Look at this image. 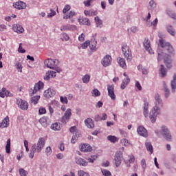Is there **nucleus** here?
<instances>
[{"mask_svg": "<svg viewBox=\"0 0 176 176\" xmlns=\"http://www.w3.org/2000/svg\"><path fill=\"white\" fill-rule=\"evenodd\" d=\"M155 106L150 112V120L152 123H155V122H156V118H157V115L160 113V108H162V107H163V101L160 98V95H159V94H155Z\"/></svg>", "mask_w": 176, "mask_h": 176, "instance_id": "f257e3e1", "label": "nucleus"}, {"mask_svg": "<svg viewBox=\"0 0 176 176\" xmlns=\"http://www.w3.org/2000/svg\"><path fill=\"white\" fill-rule=\"evenodd\" d=\"M45 144H46L45 138H40L37 142V144L32 146L30 153H29V157L30 159H34L35 152L37 153H41L43 148H45Z\"/></svg>", "mask_w": 176, "mask_h": 176, "instance_id": "f03ea898", "label": "nucleus"}, {"mask_svg": "<svg viewBox=\"0 0 176 176\" xmlns=\"http://www.w3.org/2000/svg\"><path fill=\"white\" fill-rule=\"evenodd\" d=\"M159 42L161 47H163L164 50H167L168 54H175L174 52V48L173 47L171 44H170V43H166V41L163 38L160 39Z\"/></svg>", "mask_w": 176, "mask_h": 176, "instance_id": "7ed1b4c3", "label": "nucleus"}, {"mask_svg": "<svg viewBox=\"0 0 176 176\" xmlns=\"http://www.w3.org/2000/svg\"><path fill=\"white\" fill-rule=\"evenodd\" d=\"M122 51L124 54V57L126 58L127 61H131V60H133V55L131 54V51L130 50V47L127 46L126 44H124L122 46Z\"/></svg>", "mask_w": 176, "mask_h": 176, "instance_id": "20e7f679", "label": "nucleus"}, {"mask_svg": "<svg viewBox=\"0 0 176 176\" xmlns=\"http://www.w3.org/2000/svg\"><path fill=\"white\" fill-rule=\"evenodd\" d=\"M45 65L47 67V68H50L51 69H54L58 67L60 62L57 59H46L44 62Z\"/></svg>", "mask_w": 176, "mask_h": 176, "instance_id": "39448f33", "label": "nucleus"}, {"mask_svg": "<svg viewBox=\"0 0 176 176\" xmlns=\"http://www.w3.org/2000/svg\"><path fill=\"white\" fill-rule=\"evenodd\" d=\"M161 134L163 135L164 138L166 140V141H171V133H170V131L166 126H162V130H161Z\"/></svg>", "mask_w": 176, "mask_h": 176, "instance_id": "423d86ee", "label": "nucleus"}, {"mask_svg": "<svg viewBox=\"0 0 176 176\" xmlns=\"http://www.w3.org/2000/svg\"><path fill=\"white\" fill-rule=\"evenodd\" d=\"M72 116V113L71 112V109H67L65 112L63 116L62 117L61 122L63 124H67L68 122H69V119H71V116Z\"/></svg>", "mask_w": 176, "mask_h": 176, "instance_id": "0eeeda50", "label": "nucleus"}, {"mask_svg": "<svg viewBox=\"0 0 176 176\" xmlns=\"http://www.w3.org/2000/svg\"><path fill=\"white\" fill-rule=\"evenodd\" d=\"M43 89V82L39 81L37 84H35L34 89H31L30 90L31 96H34V94H36L38 90Z\"/></svg>", "mask_w": 176, "mask_h": 176, "instance_id": "6e6552de", "label": "nucleus"}, {"mask_svg": "<svg viewBox=\"0 0 176 176\" xmlns=\"http://www.w3.org/2000/svg\"><path fill=\"white\" fill-rule=\"evenodd\" d=\"M16 104L19 108H21L23 111H27L28 109V102L25 100H23L22 99H18L16 100Z\"/></svg>", "mask_w": 176, "mask_h": 176, "instance_id": "1a4fd4ad", "label": "nucleus"}, {"mask_svg": "<svg viewBox=\"0 0 176 176\" xmlns=\"http://www.w3.org/2000/svg\"><path fill=\"white\" fill-rule=\"evenodd\" d=\"M103 67H109L112 64V57L109 55H106L101 61Z\"/></svg>", "mask_w": 176, "mask_h": 176, "instance_id": "9d476101", "label": "nucleus"}, {"mask_svg": "<svg viewBox=\"0 0 176 176\" xmlns=\"http://www.w3.org/2000/svg\"><path fill=\"white\" fill-rule=\"evenodd\" d=\"M108 96L111 98V100H116V96L115 95V87L113 85L107 86Z\"/></svg>", "mask_w": 176, "mask_h": 176, "instance_id": "9b49d317", "label": "nucleus"}, {"mask_svg": "<svg viewBox=\"0 0 176 176\" xmlns=\"http://www.w3.org/2000/svg\"><path fill=\"white\" fill-rule=\"evenodd\" d=\"M13 6L15 8V9L21 10V9H25V8H27V3L22 1H18L17 2L13 3Z\"/></svg>", "mask_w": 176, "mask_h": 176, "instance_id": "f8f14e48", "label": "nucleus"}, {"mask_svg": "<svg viewBox=\"0 0 176 176\" xmlns=\"http://www.w3.org/2000/svg\"><path fill=\"white\" fill-rule=\"evenodd\" d=\"M166 56H164V63L167 67V68H171L173 67V59H171V56L165 52Z\"/></svg>", "mask_w": 176, "mask_h": 176, "instance_id": "ddd939ff", "label": "nucleus"}, {"mask_svg": "<svg viewBox=\"0 0 176 176\" xmlns=\"http://www.w3.org/2000/svg\"><path fill=\"white\" fill-rule=\"evenodd\" d=\"M55 95L56 91L50 88L45 90L44 92V97H45V98H52V97H54Z\"/></svg>", "mask_w": 176, "mask_h": 176, "instance_id": "4468645a", "label": "nucleus"}, {"mask_svg": "<svg viewBox=\"0 0 176 176\" xmlns=\"http://www.w3.org/2000/svg\"><path fill=\"white\" fill-rule=\"evenodd\" d=\"M113 164L116 167H119L122 164V157L120 153H116L114 156Z\"/></svg>", "mask_w": 176, "mask_h": 176, "instance_id": "2eb2a0df", "label": "nucleus"}, {"mask_svg": "<svg viewBox=\"0 0 176 176\" xmlns=\"http://www.w3.org/2000/svg\"><path fill=\"white\" fill-rule=\"evenodd\" d=\"M137 132L138 133L139 135H142V137H148V131L144 126H139L137 129Z\"/></svg>", "mask_w": 176, "mask_h": 176, "instance_id": "dca6fc26", "label": "nucleus"}, {"mask_svg": "<svg viewBox=\"0 0 176 176\" xmlns=\"http://www.w3.org/2000/svg\"><path fill=\"white\" fill-rule=\"evenodd\" d=\"M12 30L14 31V32H16L17 34H23L24 32V28L23 26L19 24H14L12 26Z\"/></svg>", "mask_w": 176, "mask_h": 176, "instance_id": "f3484780", "label": "nucleus"}, {"mask_svg": "<svg viewBox=\"0 0 176 176\" xmlns=\"http://www.w3.org/2000/svg\"><path fill=\"white\" fill-rule=\"evenodd\" d=\"M144 46L146 50L150 53V54H152V49L151 48V41H149V39L148 38H146L144 41Z\"/></svg>", "mask_w": 176, "mask_h": 176, "instance_id": "a211bd4d", "label": "nucleus"}, {"mask_svg": "<svg viewBox=\"0 0 176 176\" xmlns=\"http://www.w3.org/2000/svg\"><path fill=\"white\" fill-rule=\"evenodd\" d=\"M0 97L5 98V97H12V93L6 89V88H2L0 91Z\"/></svg>", "mask_w": 176, "mask_h": 176, "instance_id": "6ab92c4d", "label": "nucleus"}, {"mask_svg": "<svg viewBox=\"0 0 176 176\" xmlns=\"http://www.w3.org/2000/svg\"><path fill=\"white\" fill-rule=\"evenodd\" d=\"M56 72L52 70L48 71L44 77V80H49V79H52V78H56Z\"/></svg>", "mask_w": 176, "mask_h": 176, "instance_id": "aec40b11", "label": "nucleus"}, {"mask_svg": "<svg viewBox=\"0 0 176 176\" xmlns=\"http://www.w3.org/2000/svg\"><path fill=\"white\" fill-rule=\"evenodd\" d=\"M80 151L81 152H91V151H93V148L90 146V144H84L81 145Z\"/></svg>", "mask_w": 176, "mask_h": 176, "instance_id": "412c9836", "label": "nucleus"}, {"mask_svg": "<svg viewBox=\"0 0 176 176\" xmlns=\"http://www.w3.org/2000/svg\"><path fill=\"white\" fill-rule=\"evenodd\" d=\"M85 126L88 127V129H94V121L93 119L89 118L85 120Z\"/></svg>", "mask_w": 176, "mask_h": 176, "instance_id": "4be33fe9", "label": "nucleus"}, {"mask_svg": "<svg viewBox=\"0 0 176 176\" xmlns=\"http://www.w3.org/2000/svg\"><path fill=\"white\" fill-rule=\"evenodd\" d=\"M76 164H78L79 166H82L83 167H85V166H87L88 164V162H86V160H83L82 157H76Z\"/></svg>", "mask_w": 176, "mask_h": 176, "instance_id": "5701e85b", "label": "nucleus"}, {"mask_svg": "<svg viewBox=\"0 0 176 176\" xmlns=\"http://www.w3.org/2000/svg\"><path fill=\"white\" fill-rule=\"evenodd\" d=\"M78 23L81 25H90V20H89V19L85 18V17L78 19Z\"/></svg>", "mask_w": 176, "mask_h": 176, "instance_id": "b1692460", "label": "nucleus"}, {"mask_svg": "<svg viewBox=\"0 0 176 176\" xmlns=\"http://www.w3.org/2000/svg\"><path fill=\"white\" fill-rule=\"evenodd\" d=\"M9 122L10 120H9V116H6L1 122V125H0V127L2 129H5L6 127H9Z\"/></svg>", "mask_w": 176, "mask_h": 176, "instance_id": "393cba45", "label": "nucleus"}, {"mask_svg": "<svg viewBox=\"0 0 176 176\" xmlns=\"http://www.w3.org/2000/svg\"><path fill=\"white\" fill-rule=\"evenodd\" d=\"M75 16H76V12L75 11H70L69 13L64 14L63 19L64 20H68V19H74Z\"/></svg>", "mask_w": 176, "mask_h": 176, "instance_id": "a878e982", "label": "nucleus"}, {"mask_svg": "<svg viewBox=\"0 0 176 176\" xmlns=\"http://www.w3.org/2000/svg\"><path fill=\"white\" fill-rule=\"evenodd\" d=\"M84 14H85V16H97V14H98V12H97V10H85Z\"/></svg>", "mask_w": 176, "mask_h": 176, "instance_id": "bb28decb", "label": "nucleus"}, {"mask_svg": "<svg viewBox=\"0 0 176 176\" xmlns=\"http://www.w3.org/2000/svg\"><path fill=\"white\" fill-rule=\"evenodd\" d=\"M89 48L92 52H96L97 51V41H91V42L89 41Z\"/></svg>", "mask_w": 176, "mask_h": 176, "instance_id": "cd10ccee", "label": "nucleus"}, {"mask_svg": "<svg viewBox=\"0 0 176 176\" xmlns=\"http://www.w3.org/2000/svg\"><path fill=\"white\" fill-rule=\"evenodd\" d=\"M149 107V103L147 102H145L144 104V115L145 118H148L149 116V111L148 110Z\"/></svg>", "mask_w": 176, "mask_h": 176, "instance_id": "c85d7f7f", "label": "nucleus"}, {"mask_svg": "<svg viewBox=\"0 0 176 176\" xmlns=\"http://www.w3.org/2000/svg\"><path fill=\"white\" fill-rule=\"evenodd\" d=\"M129 83H130V78H129V77L125 78L122 80V82L121 84V89L122 90H124V89H126V87L127 86V85H129Z\"/></svg>", "mask_w": 176, "mask_h": 176, "instance_id": "c756f323", "label": "nucleus"}, {"mask_svg": "<svg viewBox=\"0 0 176 176\" xmlns=\"http://www.w3.org/2000/svg\"><path fill=\"white\" fill-rule=\"evenodd\" d=\"M117 60L120 67L124 68V69L126 68L127 66L126 65V60H124V58H118Z\"/></svg>", "mask_w": 176, "mask_h": 176, "instance_id": "7c9ffc66", "label": "nucleus"}, {"mask_svg": "<svg viewBox=\"0 0 176 176\" xmlns=\"http://www.w3.org/2000/svg\"><path fill=\"white\" fill-rule=\"evenodd\" d=\"M108 141H110V142H112V144H115V142H118L119 141V138L115 136V135H109L107 136Z\"/></svg>", "mask_w": 176, "mask_h": 176, "instance_id": "2f4dec72", "label": "nucleus"}, {"mask_svg": "<svg viewBox=\"0 0 176 176\" xmlns=\"http://www.w3.org/2000/svg\"><path fill=\"white\" fill-rule=\"evenodd\" d=\"M95 23L96 24V27L98 28H102V20L100 19V17L96 16L95 17Z\"/></svg>", "mask_w": 176, "mask_h": 176, "instance_id": "473e14b6", "label": "nucleus"}, {"mask_svg": "<svg viewBox=\"0 0 176 176\" xmlns=\"http://www.w3.org/2000/svg\"><path fill=\"white\" fill-rule=\"evenodd\" d=\"M146 148L148 152H150L151 155L153 153V146H152V144L149 142H147L145 143Z\"/></svg>", "mask_w": 176, "mask_h": 176, "instance_id": "72a5a7b5", "label": "nucleus"}, {"mask_svg": "<svg viewBox=\"0 0 176 176\" xmlns=\"http://www.w3.org/2000/svg\"><path fill=\"white\" fill-rule=\"evenodd\" d=\"M167 31L172 36H175V29L172 25L167 26Z\"/></svg>", "mask_w": 176, "mask_h": 176, "instance_id": "f704fd0d", "label": "nucleus"}, {"mask_svg": "<svg viewBox=\"0 0 176 176\" xmlns=\"http://www.w3.org/2000/svg\"><path fill=\"white\" fill-rule=\"evenodd\" d=\"M40 99H41V96H34L31 98V102L32 104H34V105H36V104H38V102L39 101Z\"/></svg>", "mask_w": 176, "mask_h": 176, "instance_id": "c9c22d12", "label": "nucleus"}, {"mask_svg": "<svg viewBox=\"0 0 176 176\" xmlns=\"http://www.w3.org/2000/svg\"><path fill=\"white\" fill-rule=\"evenodd\" d=\"M166 75H167V71H166V69H164V66L163 65H161L160 76L161 78H164Z\"/></svg>", "mask_w": 176, "mask_h": 176, "instance_id": "e433bc0d", "label": "nucleus"}, {"mask_svg": "<svg viewBox=\"0 0 176 176\" xmlns=\"http://www.w3.org/2000/svg\"><path fill=\"white\" fill-rule=\"evenodd\" d=\"M171 87H172V91H175L176 89V74L173 76V80L171 82Z\"/></svg>", "mask_w": 176, "mask_h": 176, "instance_id": "4c0bfd02", "label": "nucleus"}, {"mask_svg": "<svg viewBox=\"0 0 176 176\" xmlns=\"http://www.w3.org/2000/svg\"><path fill=\"white\" fill-rule=\"evenodd\" d=\"M51 129L52 130H54L55 131H58L60 130L61 127L60 126V124H58V123H54L52 124Z\"/></svg>", "mask_w": 176, "mask_h": 176, "instance_id": "58836bf2", "label": "nucleus"}, {"mask_svg": "<svg viewBox=\"0 0 176 176\" xmlns=\"http://www.w3.org/2000/svg\"><path fill=\"white\" fill-rule=\"evenodd\" d=\"M82 80L83 83H87L88 82H90V75L86 74L82 78Z\"/></svg>", "mask_w": 176, "mask_h": 176, "instance_id": "ea45409f", "label": "nucleus"}, {"mask_svg": "<svg viewBox=\"0 0 176 176\" xmlns=\"http://www.w3.org/2000/svg\"><path fill=\"white\" fill-rule=\"evenodd\" d=\"M6 153H10V139L7 140V144L6 146Z\"/></svg>", "mask_w": 176, "mask_h": 176, "instance_id": "a19ab883", "label": "nucleus"}, {"mask_svg": "<svg viewBox=\"0 0 176 176\" xmlns=\"http://www.w3.org/2000/svg\"><path fill=\"white\" fill-rule=\"evenodd\" d=\"M156 8V3L153 0H151L149 2L148 9L149 10H153V9H155Z\"/></svg>", "mask_w": 176, "mask_h": 176, "instance_id": "79ce46f5", "label": "nucleus"}, {"mask_svg": "<svg viewBox=\"0 0 176 176\" xmlns=\"http://www.w3.org/2000/svg\"><path fill=\"white\" fill-rule=\"evenodd\" d=\"M138 69L139 71H142L143 75H147L148 74V70L146 69H143L142 65H139L138 66Z\"/></svg>", "mask_w": 176, "mask_h": 176, "instance_id": "37998d69", "label": "nucleus"}, {"mask_svg": "<svg viewBox=\"0 0 176 176\" xmlns=\"http://www.w3.org/2000/svg\"><path fill=\"white\" fill-rule=\"evenodd\" d=\"M92 96H94V97H100V96H101V93H100V91H98V89H94L92 91Z\"/></svg>", "mask_w": 176, "mask_h": 176, "instance_id": "c03bdc74", "label": "nucleus"}, {"mask_svg": "<svg viewBox=\"0 0 176 176\" xmlns=\"http://www.w3.org/2000/svg\"><path fill=\"white\" fill-rule=\"evenodd\" d=\"M121 143L124 146H130V145H131V143H130V142H129V140L127 139H122L121 140Z\"/></svg>", "mask_w": 176, "mask_h": 176, "instance_id": "a18cd8bd", "label": "nucleus"}, {"mask_svg": "<svg viewBox=\"0 0 176 176\" xmlns=\"http://www.w3.org/2000/svg\"><path fill=\"white\" fill-rule=\"evenodd\" d=\"M15 67H16L17 69H19V72H23V65H21V62L16 63Z\"/></svg>", "mask_w": 176, "mask_h": 176, "instance_id": "49530a36", "label": "nucleus"}, {"mask_svg": "<svg viewBox=\"0 0 176 176\" xmlns=\"http://www.w3.org/2000/svg\"><path fill=\"white\" fill-rule=\"evenodd\" d=\"M102 173L104 176H112V173H111V171L107 169L102 170Z\"/></svg>", "mask_w": 176, "mask_h": 176, "instance_id": "de8ad7c7", "label": "nucleus"}, {"mask_svg": "<svg viewBox=\"0 0 176 176\" xmlns=\"http://www.w3.org/2000/svg\"><path fill=\"white\" fill-rule=\"evenodd\" d=\"M69 10H71V6H69V5L65 6V7L63 10V14H66L65 13H67V12H69Z\"/></svg>", "mask_w": 176, "mask_h": 176, "instance_id": "09e8293b", "label": "nucleus"}, {"mask_svg": "<svg viewBox=\"0 0 176 176\" xmlns=\"http://www.w3.org/2000/svg\"><path fill=\"white\" fill-rule=\"evenodd\" d=\"M52 152L53 151H52V147L47 146L45 148V153H46L47 156H50V155H52Z\"/></svg>", "mask_w": 176, "mask_h": 176, "instance_id": "8fccbe9b", "label": "nucleus"}, {"mask_svg": "<svg viewBox=\"0 0 176 176\" xmlns=\"http://www.w3.org/2000/svg\"><path fill=\"white\" fill-rule=\"evenodd\" d=\"M93 1H94V0L84 1L83 3H84L85 6H86L87 8H89V7L91 6V2H93Z\"/></svg>", "mask_w": 176, "mask_h": 176, "instance_id": "3c124183", "label": "nucleus"}, {"mask_svg": "<svg viewBox=\"0 0 176 176\" xmlns=\"http://www.w3.org/2000/svg\"><path fill=\"white\" fill-rule=\"evenodd\" d=\"M78 174L79 176H90V175H89V173H87L82 170H78Z\"/></svg>", "mask_w": 176, "mask_h": 176, "instance_id": "603ef678", "label": "nucleus"}, {"mask_svg": "<svg viewBox=\"0 0 176 176\" xmlns=\"http://www.w3.org/2000/svg\"><path fill=\"white\" fill-rule=\"evenodd\" d=\"M60 102H62V104H68V99L67 98V97L64 98L63 96H60Z\"/></svg>", "mask_w": 176, "mask_h": 176, "instance_id": "864d4df0", "label": "nucleus"}, {"mask_svg": "<svg viewBox=\"0 0 176 176\" xmlns=\"http://www.w3.org/2000/svg\"><path fill=\"white\" fill-rule=\"evenodd\" d=\"M89 46V41H85L84 43L81 44V49H87V47Z\"/></svg>", "mask_w": 176, "mask_h": 176, "instance_id": "5fc2aeb1", "label": "nucleus"}, {"mask_svg": "<svg viewBox=\"0 0 176 176\" xmlns=\"http://www.w3.org/2000/svg\"><path fill=\"white\" fill-rule=\"evenodd\" d=\"M63 41H69V36L67 33H64L63 34V37H61Z\"/></svg>", "mask_w": 176, "mask_h": 176, "instance_id": "6e6d98bb", "label": "nucleus"}, {"mask_svg": "<svg viewBox=\"0 0 176 176\" xmlns=\"http://www.w3.org/2000/svg\"><path fill=\"white\" fill-rule=\"evenodd\" d=\"M19 173L21 176H27V171L24 168H20Z\"/></svg>", "mask_w": 176, "mask_h": 176, "instance_id": "4d7b16f0", "label": "nucleus"}, {"mask_svg": "<svg viewBox=\"0 0 176 176\" xmlns=\"http://www.w3.org/2000/svg\"><path fill=\"white\" fill-rule=\"evenodd\" d=\"M164 92L166 98L170 96V90L168 89V88H167V86L166 85H164Z\"/></svg>", "mask_w": 176, "mask_h": 176, "instance_id": "13d9d810", "label": "nucleus"}, {"mask_svg": "<svg viewBox=\"0 0 176 176\" xmlns=\"http://www.w3.org/2000/svg\"><path fill=\"white\" fill-rule=\"evenodd\" d=\"M129 163H134V162L135 161V158L134 157V155H129Z\"/></svg>", "mask_w": 176, "mask_h": 176, "instance_id": "bf43d9fd", "label": "nucleus"}, {"mask_svg": "<svg viewBox=\"0 0 176 176\" xmlns=\"http://www.w3.org/2000/svg\"><path fill=\"white\" fill-rule=\"evenodd\" d=\"M135 86V87H137L139 91H141V90H142V87L141 86V84L140 83V82L136 81Z\"/></svg>", "mask_w": 176, "mask_h": 176, "instance_id": "052dcab7", "label": "nucleus"}, {"mask_svg": "<svg viewBox=\"0 0 176 176\" xmlns=\"http://www.w3.org/2000/svg\"><path fill=\"white\" fill-rule=\"evenodd\" d=\"M39 123L42 124V126H46V118H42L39 120Z\"/></svg>", "mask_w": 176, "mask_h": 176, "instance_id": "680f3d73", "label": "nucleus"}, {"mask_svg": "<svg viewBox=\"0 0 176 176\" xmlns=\"http://www.w3.org/2000/svg\"><path fill=\"white\" fill-rule=\"evenodd\" d=\"M86 37V36L85 35V34L82 33L79 36H78V41H80V42H83L85 41V38Z\"/></svg>", "mask_w": 176, "mask_h": 176, "instance_id": "e2e57ef3", "label": "nucleus"}, {"mask_svg": "<svg viewBox=\"0 0 176 176\" xmlns=\"http://www.w3.org/2000/svg\"><path fill=\"white\" fill-rule=\"evenodd\" d=\"M38 112H39L40 115H45V113H46V109H45L43 107H41L38 109Z\"/></svg>", "mask_w": 176, "mask_h": 176, "instance_id": "0e129e2a", "label": "nucleus"}, {"mask_svg": "<svg viewBox=\"0 0 176 176\" xmlns=\"http://www.w3.org/2000/svg\"><path fill=\"white\" fill-rule=\"evenodd\" d=\"M141 166L142 167V168H144V170H145V168H146V161L145 160H142L141 161Z\"/></svg>", "mask_w": 176, "mask_h": 176, "instance_id": "69168bd1", "label": "nucleus"}, {"mask_svg": "<svg viewBox=\"0 0 176 176\" xmlns=\"http://www.w3.org/2000/svg\"><path fill=\"white\" fill-rule=\"evenodd\" d=\"M22 43L19 44V47L18 49L19 53H25V50L23 49V47L21 46Z\"/></svg>", "mask_w": 176, "mask_h": 176, "instance_id": "338daca9", "label": "nucleus"}, {"mask_svg": "<svg viewBox=\"0 0 176 176\" xmlns=\"http://www.w3.org/2000/svg\"><path fill=\"white\" fill-rule=\"evenodd\" d=\"M78 141V136L77 135H73L71 140V142L72 144H75Z\"/></svg>", "mask_w": 176, "mask_h": 176, "instance_id": "774afa93", "label": "nucleus"}]
</instances>
